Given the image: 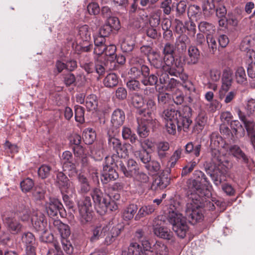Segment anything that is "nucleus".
<instances>
[{
    "mask_svg": "<svg viewBox=\"0 0 255 255\" xmlns=\"http://www.w3.org/2000/svg\"><path fill=\"white\" fill-rule=\"evenodd\" d=\"M167 219L172 225V230L177 236L183 239L188 231L186 218L178 211L170 209L168 211Z\"/></svg>",
    "mask_w": 255,
    "mask_h": 255,
    "instance_id": "nucleus-1",
    "label": "nucleus"
},
{
    "mask_svg": "<svg viewBox=\"0 0 255 255\" xmlns=\"http://www.w3.org/2000/svg\"><path fill=\"white\" fill-rule=\"evenodd\" d=\"M194 174L200 179L192 180L190 184V188L199 198L209 197L211 195L210 189L211 186L205 174L201 171L196 170L195 171Z\"/></svg>",
    "mask_w": 255,
    "mask_h": 255,
    "instance_id": "nucleus-2",
    "label": "nucleus"
},
{
    "mask_svg": "<svg viewBox=\"0 0 255 255\" xmlns=\"http://www.w3.org/2000/svg\"><path fill=\"white\" fill-rule=\"evenodd\" d=\"M180 117V112L174 108H168L163 112L162 118L165 124V128L169 134L174 135L176 133L177 124Z\"/></svg>",
    "mask_w": 255,
    "mask_h": 255,
    "instance_id": "nucleus-3",
    "label": "nucleus"
},
{
    "mask_svg": "<svg viewBox=\"0 0 255 255\" xmlns=\"http://www.w3.org/2000/svg\"><path fill=\"white\" fill-rule=\"evenodd\" d=\"M175 48L173 44L166 43L163 49L164 60H165V69H169L173 66V68L180 74L183 71V63L180 58L174 59L173 53Z\"/></svg>",
    "mask_w": 255,
    "mask_h": 255,
    "instance_id": "nucleus-4",
    "label": "nucleus"
},
{
    "mask_svg": "<svg viewBox=\"0 0 255 255\" xmlns=\"http://www.w3.org/2000/svg\"><path fill=\"white\" fill-rule=\"evenodd\" d=\"M76 39L82 51L87 52L92 48V45L89 43L91 31L88 25H83L78 27Z\"/></svg>",
    "mask_w": 255,
    "mask_h": 255,
    "instance_id": "nucleus-5",
    "label": "nucleus"
},
{
    "mask_svg": "<svg viewBox=\"0 0 255 255\" xmlns=\"http://www.w3.org/2000/svg\"><path fill=\"white\" fill-rule=\"evenodd\" d=\"M201 206V202L197 199L195 202L192 200L191 202L187 204L185 212L190 222L194 223L202 220L203 216L200 209Z\"/></svg>",
    "mask_w": 255,
    "mask_h": 255,
    "instance_id": "nucleus-6",
    "label": "nucleus"
},
{
    "mask_svg": "<svg viewBox=\"0 0 255 255\" xmlns=\"http://www.w3.org/2000/svg\"><path fill=\"white\" fill-rule=\"evenodd\" d=\"M221 140L220 136H212L211 138V159L218 169H220V167L222 166L224 158L223 156L221 155L219 151L220 141Z\"/></svg>",
    "mask_w": 255,
    "mask_h": 255,
    "instance_id": "nucleus-7",
    "label": "nucleus"
},
{
    "mask_svg": "<svg viewBox=\"0 0 255 255\" xmlns=\"http://www.w3.org/2000/svg\"><path fill=\"white\" fill-rule=\"evenodd\" d=\"M148 60L156 68L160 69V70L168 71L169 74L173 76H177L179 74L176 70L173 68V66H171L169 69H165V60H162L160 54L155 51H153L148 55Z\"/></svg>",
    "mask_w": 255,
    "mask_h": 255,
    "instance_id": "nucleus-8",
    "label": "nucleus"
},
{
    "mask_svg": "<svg viewBox=\"0 0 255 255\" xmlns=\"http://www.w3.org/2000/svg\"><path fill=\"white\" fill-rule=\"evenodd\" d=\"M78 206L82 222H87L92 218V204L89 197H83L78 202Z\"/></svg>",
    "mask_w": 255,
    "mask_h": 255,
    "instance_id": "nucleus-9",
    "label": "nucleus"
},
{
    "mask_svg": "<svg viewBox=\"0 0 255 255\" xmlns=\"http://www.w3.org/2000/svg\"><path fill=\"white\" fill-rule=\"evenodd\" d=\"M13 213L5 214L2 216L3 222L7 230L13 234H16L21 230L22 225L15 219Z\"/></svg>",
    "mask_w": 255,
    "mask_h": 255,
    "instance_id": "nucleus-10",
    "label": "nucleus"
},
{
    "mask_svg": "<svg viewBox=\"0 0 255 255\" xmlns=\"http://www.w3.org/2000/svg\"><path fill=\"white\" fill-rule=\"evenodd\" d=\"M21 241L25 246L27 255H35L37 243L33 234L30 232L23 233L21 237Z\"/></svg>",
    "mask_w": 255,
    "mask_h": 255,
    "instance_id": "nucleus-11",
    "label": "nucleus"
},
{
    "mask_svg": "<svg viewBox=\"0 0 255 255\" xmlns=\"http://www.w3.org/2000/svg\"><path fill=\"white\" fill-rule=\"evenodd\" d=\"M233 71L230 68L224 70L222 76V85L219 91V96L222 98L224 92H228L231 88L233 83Z\"/></svg>",
    "mask_w": 255,
    "mask_h": 255,
    "instance_id": "nucleus-12",
    "label": "nucleus"
},
{
    "mask_svg": "<svg viewBox=\"0 0 255 255\" xmlns=\"http://www.w3.org/2000/svg\"><path fill=\"white\" fill-rule=\"evenodd\" d=\"M156 122V120L154 117L147 118L146 116L144 115V117L142 118L140 123H138L137 132L139 136L141 137L147 136L149 131V128L154 126Z\"/></svg>",
    "mask_w": 255,
    "mask_h": 255,
    "instance_id": "nucleus-13",
    "label": "nucleus"
},
{
    "mask_svg": "<svg viewBox=\"0 0 255 255\" xmlns=\"http://www.w3.org/2000/svg\"><path fill=\"white\" fill-rule=\"evenodd\" d=\"M106 160V164L103 166V171L101 178L102 181L104 183H107L111 180H115L118 177V173L113 168V166L109 165L110 160H112V158L107 157Z\"/></svg>",
    "mask_w": 255,
    "mask_h": 255,
    "instance_id": "nucleus-14",
    "label": "nucleus"
},
{
    "mask_svg": "<svg viewBox=\"0 0 255 255\" xmlns=\"http://www.w3.org/2000/svg\"><path fill=\"white\" fill-rule=\"evenodd\" d=\"M63 207V205L59 200L55 198H50L49 201L46 204V208L47 214L50 217H54L59 213L60 216L63 218L62 212L60 211Z\"/></svg>",
    "mask_w": 255,
    "mask_h": 255,
    "instance_id": "nucleus-15",
    "label": "nucleus"
},
{
    "mask_svg": "<svg viewBox=\"0 0 255 255\" xmlns=\"http://www.w3.org/2000/svg\"><path fill=\"white\" fill-rule=\"evenodd\" d=\"M31 222L35 230L42 233H45L46 222L44 216L40 212H34L31 216Z\"/></svg>",
    "mask_w": 255,
    "mask_h": 255,
    "instance_id": "nucleus-16",
    "label": "nucleus"
},
{
    "mask_svg": "<svg viewBox=\"0 0 255 255\" xmlns=\"http://www.w3.org/2000/svg\"><path fill=\"white\" fill-rule=\"evenodd\" d=\"M68 139L75 155L80 156L84 153V149L80 145L81 137L80 135L76 133H72L69 136Z\"/></svg>",
    "mask_w": 255,
    "mask_h": 255,
    "instance_id": "nucleus-17",
    "label": "nucleus"
},
{
    "mask_svg": "<svg viewBox=\"0 0 255 255\" xmlns=\"http://www.w3.org/2000/svg\"><path fill=\"white\" fill-rule=\"evenodd\" d=\"M110 227V225L96 226L92 231V235L90 238V241L94 242L103 237L106 235V233L109 230Z\"/></svg>",
    "mask_w": 255,
    "mask_h": 255,
    "instance_id": "nucleus-18",
    "label": "nucleus"
},
{
    "mask_svg": "<svg viewBox=\"0 0 255 255\" xmlns=\"http://www.w3.org/2000/svg\"><path fill=\"white\" fill-rule=\"evenodd\" d=\"M125 120V115L122 110L116 109L112 115L111 123L113 127L119 128L121 126Z\"/></svg>",
    "mask_w": 255,
    "mask_h": 255,
    "instance_id": "nucleus-19",
    "label": "nucleus"
},
{
    "mask_svg": "<svg viewBox=\"0 0 255 255\" xmlns=\"http://www.w3.org/2000/svg\"><path fill=\"white\" fill-rule=\"evenodd\" d=\"M188 57L186 60V62L188 65H193L198 63L200 52L198 49L194 46H191L188 50Z\"/></svg>",
    "mask_w": 255,
    "mask_h": 255,
    "instance_id": "nucleus-20",
    "label": "nucleus"
},
{
    "mask_svg": "<svg viewBox=\"0 0 255 255\" xmlns=\"http://www.w3.org/2000/svg\"><path fill=\"white\" fill-rule=\"evenodd\" d=\"M136 162L132 159H129L127 161V168L122 161L119 164L120 168L124 175L128 177L132 176V170H135Z\"/></svg>",
    "mask_w": 255,
    "mask_h": 255,
    "instance_id": "nucleus-21",
    "label": "nucleus"
},
{
    "mask_svg": "<svg viewBox=\"0 0 255 255\" xmlns=\"http://www.w3.org/2000/svg\"><path fill=\"white\" fill-rule=\"evenodd\" d=\"M153 232L156 236L165 240H170L173 238L172 233L165 227L161 226L154 227Z\"/></svg>",
    "mask_w": 255,
    "mask_h": 255,
    "instance_id": "nucleus-22",
    "label": "nucleus"
},
{
    "mask_svg": "<svg viewBox=\"0 0 255 255\" xmlns=\"http://www.w3.org/2000/svg\"><path fill=\"white\" fill-rule=\"evenodd\" d=\"M72 157L71 153L70 151H65V171L68 170L70 171L69 175L73 176L76 173V164L72 159H70Z\"/></svg>",
    "mask_w": 255,
    "mask_h": 255,
    "instance_id": "nucleus-23",
    "label": "nucleus"
},
{
    "mask_svg": "<svg viewBox=\"0 0 255 255\" xmlns=\"http://www.w3.org/2000/svg\"><path fill=\"white\" fill-rule=\"evenodd\" d=\"M79 62L80 66L87 73H92L95 72V65L87 55L81 56Z\"/></svg>",
    "mask_w": 255,
    "mask_h": 255,
    "instance_id": "nucleus-24",
    "label": "nucleus"
},
{
    "mask_svg": "<svg viewBox=\"0 0 255 255\" xmlns=\"http://www.w3.org/2000/svg\"><path fill=\"white\" fill-rule=\"evenodd\" d=\"M156 209L155 205L151 204L142 206L138 210L135 217V219L138 220L146 215L152 214Z\"/></svg>",
    "mask_w": 255,
    "mask_h": 255,
    "instance_id": "nucleus-25",
    "label": "nucleus"
},
{
    "mask_svg": "<svg viewBox=\"0 0 255 255\" xmlns=\"http://www.w3.org/2000/svg\"><path fill=\"white\" fill-rule=\"evenodd\" d=\"M156 150L158 156L160 159L166 157L167 155V151L169 150L170 145L167 141H160L156 144Z\"/></svg>",
    "mask_w": 255,
    "mask_h": 255,
    "instance_id": "nucleus-26",
    "label": "nucleus"
},
{
    "mask_svg": "<svg viewBox=\"0 0 255 255\" xmlns=\"http://www.w3.org/2000/svg\"><path fill=\"white\" fill-rule=\"evenodd\" d=\"M156 109V104L155 102L152 99H149L145 105V107L140 110L139 113L140 114H147L146 118L153 117V112Z\"/></svg>",
    "mask_w": 255,
    "mask_h": 255,
    "instance_id": "nucleus-27",
    "label": "nucleus"
},
{
    "mask_svg": "<svg viewBox=\"0 0 255 255\" xmlns=\"http://www.w3.org/2000/svg\"><path fill=\"white\" fill-rule=\"evenodd\" d=\"M123 255H144L141 247L136 243H131L128 251L123 252Z\"/></svg>",
    "mask_w": 255,
    "mask_h": 255,
    "instance_id": "nucleus-28",
    "label": "nucleus"
},
{
    "mask_svg": "<svg viewBox=\"0 0 255 255\" xmlns=\"http://www.w3.org/2000/svg\"><path fill=\"white\" fill-rule=\"evenodd\" d=\"M169 184V178L164 175H160L156 178L152 183V187L156 189H163Z\"/></svg>",
    "mask_w": 255,
    "mask_h": 255,
    "instance_id": "nucleus-29",
    "label": "nucleus"
},
{
    "mask_svg": "<svg viewBox=\"0 0 255 255\" xmlns=\"http://www.w3.org/2000/svg\"><path fill=\"white\" fill-rule=\"evenodd\" d=\"M122 229V226L120 225L113 227L105 239L106 243L107 245L111 244L115 239L120 234Z\"/></svg>",
    "mask_w": 255,
    "mask_h": 255,
    "instance_id": "nucleus-30",
    "label": "nucleus"
},
{
    "mask_svg": "<svg viewBox=\"0 0 255 255\" xmlns=\"http://www.w3.org/2000/svg\"><path fill=\"white\" fill-rule=\"evenodd\" d=\"M96 133L92 128H86L83 131V138L87 144H92L96 139Z\"/></svg>",
    "mask_w": 255,
    "mask_h": 255,
    "instance_id": "nucleus-31",
    "label": "nucleus"
},
{
    "mask_svg": "<svg viewBox=\"0 0 255 255\" xmlns=\"http://www.w3.org/2000/svg\"><path fill=\"white\" fill-rule=\"evenodd\" d=\"M97 97L94 94L89 95L86 99V106L89 111H95L98 107Z\"/></svg>",
    "mask_w": 255,
    "mask_h": 255,
    "instance_id": "nucleus-32",
    "label": "nucleus"
},
{
    "mask_svg": "<svg viewBox=\"0 0 255 255\" xmlns=\"http://www.w3.org/2000/svg\"><path fill=\"white\" fill-rule=\"evenodd\" d=\"M168 253L167 247L161 242H156L153 246V255H167Z\"/></svg>",
    "mask_w": 255,
    "mask_h": 255,
    "instance_id": "nucleus-33",
    "label": "nucleus"
},
{
    "mask_svg": "<svg viewBox=\"0 0 255 255\" xmlns=\"http://www.w3.org/2000/svg\"><path fill=\"white\" fill-rule=\"evenodd\" d=\"M199 30L207 35L215 34L214 26L211 23L206 21H201L198 24Z\"/></svg>",
    "mask_w": 255,
    "mask_h": 255,
    "instance_id": "nucleus-34",
    "label": "nucleus"
},
{
    "mask_svg": "<svg viewBox=\"0 0 255 255\" xmlns=\"http://www.w3.org/2000/svg\"><path fill=\"white\" fill-rule=\"evenodd\" d=\"M108 134L109 135L108 144L109 147L117 151L121 149V142L118 138L115 137L116 133L111 134L109 131Z\"/></svg>",
    "mask_w": 255,
    "mask_h": 255,
    "instance_id": "nucleus-35",
    "label": "nucleus"
},
{
    "mask_svg": "<svg viewBox=\"0 0 255 255\" xmlns=\"http://www.w3.org/2000/svg\"><path fill=\"white\" fill-rule=\"evenodd\" d=\"M192 123V121L186 117H182L179 118V122L177 124V129L178 130L183 129L184 131H187Z\"/></svg>",
    "mask_w": 255,
    "mask_h": 255,
    "instance_id": "nucleus-36",
    "label": "nucleus"
},
{
    "mask_svg": "<svg viewBox=\"0 0 255 255\" xmlns=\"http://www.w3.org/2000/svg\"><path fill=\"white\" fill-rule=\"evenodd\" d=\"M104 85L107 87H113L117 85L118 78L115 73H110L107 75L103 81Z\"/></svg>",
    "mask_w": 255,
    "mask_h": 255,
    "instance_id": "nucleus-37",
    "label": "nucleus"
},
{
    "mask_svg": "<svg viewBox=\"0 0 255 255\" xmlns=\"http://www.w3.org/2000/svg\"><path fill=\"white\" fill-rule=\"evenodd\" d=\"M206 40L210 52L214 54L216 51L217 48L215 34L207 35Z\"/></svg>",
    "mask_w": 255,
    "mask_h": 255,
    "instance_id": "nucleus-38",
    "label": "nucleus"
},
{
    "mask_svg": "<svg viewBox=\"0 0 255 255\" xmlns=\"http://www.w3.org/2000/svg\"><path fill=\"white\" fill-rule=\"evenodd\" d=\"M137 210V206L134 204L129 205L124 211L123 218L125 220H130L132 219Z\"/></svg>",
    "mask_w": 255,
    "mask_h": 255,
    "instance_id": "nucleus-39",
    "label": "nucleus"
},
{
    "mask_svg": "<svg viewBox=\"0 0 255 255\" xmlns=\"http://www.w3.org/2000/svg\"><path fill=\"white\" fill-rule=\"evenodd\" d=\"M235 78L239 84H244L247 81V77L245 69L242 67H239L235 72Z\"/></svg>",
    "mask_w": 255,
    "mask_h": 255,
    "instance_id": "nucleus-40",
    "label": "nucleus"
},
{
    "mask_svg": "<svg viewBox=\"0 0 255 255\" xmlns=\"http://www.w3.org/2000/svg\"><path fill=\"white\" fill-rule=\"evenodd\" d=\"M134 180L137 185L141 186L148 182L149 177L146 174L142 172L138 171L134 175Z\"/></svg>",
    "mask_w": 255,
    "mask_h": 255,
    "instance_id": "nucleus-41",
    "label": "nucleus"
},
{
    "mask_svg": "<svg viewBox=\"0 0 255 255\" xmlns=\"http://www.w3.org/2000/svg\"><path fill=\"white\" fill-rule=\"evenodd\" d=\"M161 11L159 9L153 11L150 15L149 22L151 26H157L160 21Z\"/></svg>",
    "mask_w": 255,
    "mask_h": 255,
    "instance_id": "nucleus-42",
    "label": "nucleus"
},
{
    "mask_svg": "<svg viewBox=\"0 0 255 255\" xmlns=\"http://www.w3.org/2000/svg\"><path fill=\"white\" fill-rule=\"evenodd\" d=\"M134 154L136 157H138L140 160L143 163H148L151 159V157L149 153L144 149L136 150L134 152Z\"/></svg>",
    "mask_w": 255,
    "mask_h": 255,
    "instance_id": "nucleus-43",
    "label": "nucleus"
},
{
    "mask_svg": "<svg viewBox=\"0 0 255 255\" xmlns=\"http://www.w3.org/2000/svg\"><path fill=\"white\" fill-rule=\"evenodd\" d=\"M200 144L194 145L192 142H189L185 146V150L186 152L192 153L196 157L200 155Z\"/></svg>",
    "mask_w": 255,
    "mask_h": 255,
    "instance_id": "nucleus-44",
    "label": "nucleus"
},
{
    "mask_svg": "<svg viewBox=\"0 0 255 255\" xmlns=\"http://www.w3.org/2000/svg\"><path fill=\"white\" fill-rule=\"evenodd\" d=\"M241 113V111L240 110H239L238 114L239 116V118L240 120H242L244 123L248 134H249L251 133L255 132V123H254V122L245 121V117L244 116H240Z\"/></svg>",
    "mask_w": 255,
    "mask_h": 255,
    "instance_id": "nucleus-45",
    "label": "nucleus"
},
{
    "mask_svg": "<svg viewBox=\"0 0 255 255\" xmlns=\"http://www.w3.org/2000/svg\"><path fill=\"white\" fill-rule=\"evenodd\" d=\"M134 45V41L129 37L123 40L121 43V47L125 52H130L132 50Z\"/></svg>",
    "mask_w": 255,
    "mask_h": 255,
    "instance_id": "nucleus-46",
    "label": "nucleus"
},
{
    "mask_svg": "<svg viewBox=\"0 0 255 255\" xmlns=\"http://www.w3.org/2000/svg\"><path fill=\"white\" fill-rule=\"evenodd\" d=\"M105 23L109 26L112 30H118L120 28V22L117 17H109Z\"/></svg>",
    "mask_w": 255,
    "mask_h": 255,
    "instance_id": "nucleus-47",
    "label": "nucleus"
},
{
    "mask_svg": "<svg viewBox=\"0 0 255 255\" xmlns=\"http://www.w3.org/2000/svg\"><path fill=\"white\" fill-rule=\"evenodd\" d=\"M92 196L94 202L99 206L103 204V193L101 190L97 188H95L92 193Z\"/></svg>",
    "mask_w": 255,
    "mask_h": 255,
    "instance_id": "nucleus-48",
    "label": "nucleus"
},
{
    "mask_svg": "<svg viewBox=\"0 0 255 255\" xmlns=\"http://www.w3.org/2000/svg\"><path fill=\"white\" fill-rule=\"evenodd\" d=\"M116 47L114 45H110L105 47L104 53L108 57V59L111 61H114L116 58Z\"/></svg>",
    "mask_w": 255,
    "mask_h": 255,
    "instance_id": "nucleus-49",
    "label": "nucleus"
},
{
    "mask_svg": "<svg viewBox=\"0 0 255 255\" xmlns=\"http://www.w3.org/2000/svg\"><path fill=\"white\" fill-rule=\"evenodd\" d=\"M34 186V182L29 178H26L20 183V187L23 192H27L29 191Z\"/></svg>",
    "mask_w": 255,
    "mask_h": 255,
    "instance_id": "nucleus-50",
    "label": "nucleus"
},
{
    "mask_svg": "<svg viewBox=\"0 0 255 255\" xmlns=\"http://www.w3.org/2000/svg\"><path fill=\"white\" fill-rule=\"evenodd\" d=\"M237 94V90H233L230 92H224V96L221 98L219 96L220 100L224 99V102L226 104H228L232 102V101L235 98Z\"/></svg>",
    "mask_w": 255,
    "mask_h": 255,
    "instance_id": "nucleus-51",
    "label": "nucleus"
},
{
    "mask_svg": "<svg viewBox=\"0 0 255 255\" xmlns=\"http://www.w3.org/2000/svg\"><path fill=\"white\" fill-rule=\"evenodd\" d=\"M230 150L231 153L237 158H242L245 161L247 159L246 156L239 147L236 145L233 146L230 148Z\"/></svg>",
    "mask_w": 255,
    "mask_h": 255,
    "instance_id": "nucleus-52",
    "label": "nucleus"
},
{
    "mask_svg": "<svg viewBox=\"0 0 255 255\" xmlns=\"http://www.w3.org/2000/svg\"><path fill=\"white\" fill-rule=\"evenodd\" d=\"M181 153L182 149L181 148H178L174 152L168 162V165H169L170 167L174 166L177 160L180 158Z\"/></svg>",
    "mask_w": 255,
    "mask_h": 255,
    "instance_id": "nucleus-53",
    "label": "nucleus"
},
{
    "mask_svg": "<svg viewBox=\"0 0 255 255\" xmlns=\"http://www.w3.org/2000/svg\"><path fill=\"white\" fill-rule=\"evenodd\" d=\"M247 50L244 59L247 64L255 63V51L253 49H249L248 47L245 48Z\"/></svg>",
    "mask_w": 255,
    "mask_h": 255,
    "instance_id": "nucleus-54",
    "label": "nucleus"
},
{
    "mask_svg": "<svg viewBox=\"0 0 255 255\" xmlns=\"http://www.w3.org/2000/svg\"><path fill=\"white\" fill-rule=\"evenodd\" d=\"M102 204L101 207L104 209V211L106 209L115 211L118 208L117 204L114 201L108 202L106 199H103Z\"/></svg>",
    "mask_w": 255,
    "mask_h": 255,
    "instance_id": "nucleus-55",
    "label": "nucleus"
},
{
    "mask_svg": "<svg viewBox=\"0 0 255 255\" xmlns=\"http://www.w3.org/2000/svg\"><path fill=\"white\" fill-rule=\"evenodd\" d=\"M75 118L77 122L81 124L84 122V110L82 107L78 106L75 108Z\"/></svg>",
    "mask_w": 255,
    "mask_h": 255,
    "instance_id": "nucleus-56",
    "label": "nucleus"
},
{
    "mask_svg": "<svg viewBox=\"0 0 255 255\" xmlns=\"http://www.w3.org/2000/svg\"><path fill=\"white\" fill-rule=\"evenodd\" d=\"M172 0H163L160 4V7L165 14L169 15L171 11Z\"/></svg>",
    "mask_w": 255,
    "mask_h": 255,
    "instance_id": "nucleus-57",
    "label": "nucleus"
},
{
    "mask_svg": "<svg viewBox=\"0 0 255 255\" xmlns=\"http://www.w3.org/2000/svg\"><path fill=\"white\" fill-rule=\"evenodd\" d=\"M74 188L72 187H69V189L67 191H65V192L67 194H69V196L65 194V203L66 204V206L68 208V209L70 210V213L72 214V211L73 212L74 210L73 209V203L71 201H68V199L70 196H72V194L73 193Z\"/></svg>",
    "mask_w": 255,
    "mask_h": 255,
    "instance_id": "nucleus-58",
    "label": "nucleus"
},
{
    "mask_svg": "<svg viewBox=\"0 0 255 255\" xmlns=\"http://www.w3.org/2000/svg\"><path fill=\"white\" fill-rule=\"evenodd\" d=\"M51 168L49 166L46 165H42L38 170V174L40 177L42 179L47 178L50 174Z\"/></svg>",
    "mask_w": 255,
    "mask_h": 255,
    "instance_id": "nucleus-59",
    "label": "nucleus"
},
{
    "mask_svg": "<svg viewBox=\"0 0 255 255\" xmlns=\"http://www.w3.org/2000/svg\"><path fill=\"white\" fill-rule=\"evenodd\" d=\"M158 79L156 76L152 74L149 76H147L141 80L142 83L145 85H153L156 84Z\"/></svg>",
    "mask_w": 255,
    "mask_h": 255,
    "instance_id": "nucleus-60",
    "label": "nucleus"
},
{
    "mask_svg": "<svg viewBox=\"0 0 255 255\" xmlns=\"http://www.w3.org/2000/svg\"><path fill=\"white\" fill-rule=\"evenodd\" d=\"M132 103L136 108H141L144 105L143 99L141 96L134 95L132 98Z\"/></svg>",
    "mask_w": 255,
    "mask_h": 255,
    "instance_id": "nucleus-61",
    "label": "nucleus"
},
{
    "mask_svg": "<svg viewBox=\"0 0 255 255\" xmlns=\"http://www.w3.org/2000/svg\"><path fill=\"white\" fill-rule=\"evenodd\" d=\"M170 100V96L166 93H162L159 91L158 95V101L159 104H166L169 103Z\"/></svg>",
    "mask_w": 255,
    "mask_h": 255,
    "instance_id": "nucleus-62",
    "label": "nucleus"
},
{
    "mask_svg": "<svg viewBox=\"0 0 255 255\" xmlns=\"http://www.w3.org/2000/svg\"><path fill=\"white\" fill-rule=\"evenodd\" d=\"M142 251L144 255H153V248L151 250L149 242L147 240L142 241Z\"/></svg>",
    "mask_w": 255,
    "mask_h": 255,
    "instance_id": "nucleus-63",
    "label": "nucleus"
},
{
    "mask_svg": "<svg viewBox=\"0 0 255 255\" xmlns=\"http://www.w3.org/2000/svg\"><path fill=\"white\" fill-rule=\"evenodd\" d=\"M87 9L90 14L96 15L98 14L100 12L99 6L95 2L89 3L87 6Z\"/></svg>",
    "mask_w": 255,
    "mask_h": 255,
    "instance_id": "nucleus-64",
    "label": "nucleus"
}]
</instances>
